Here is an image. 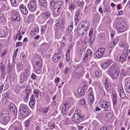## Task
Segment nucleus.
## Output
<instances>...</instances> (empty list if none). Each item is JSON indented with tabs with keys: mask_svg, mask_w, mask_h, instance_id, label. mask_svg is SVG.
<instances>
[{
	"mask_svg": "<svg viewBox=\"0 0 130 130\" xmlns=\"http://www.w3.org/2000/svg\"><path fill=\"white\" fill-rule=\"evenodd\" d=\"M117 90L121 98H124L125 97V94L124 92L123 88L121 85H120V86H118Z\"/></svg>",
	"mask_w": 130,
	"mask_h": 130,
	"instance_id": "4468645a",
	"label": "nucleus"
},
{
	"mask_svg": "<svg viewBox=\"0 0 130 130\" xmlns=\"http://www.w3.org/2000/svg\"><path fill=\"white\" fill-rule=\"evenodd\" d=\"M22 45V43L21 42H18L16 43V47H20Z\"/></svg>",
	"mask_w": 130,
	"mask_h": 130,
	"instance_id": "0e129e2a",
	"label": "nucleus"
},
{
	"mask_svg": "<svg viewBox=\"0 0 130 130\" xmlns=\"http://www.w3.org/2000/svg\"><path fill=\"white\" fill-rule=\"evenodd\" d=\"M19 9L23 14L26 15L28 12V10L25 6L23 4H21L20 5Z\"/></svg>",
	"mask_w": 130,
	"mask_h": 130,
	"instance_id": "a211bd4d",
	"label": "nucleus"
},
{
	"mask_svg": "<svg viewBox=\"0 0 130 130\" xmlns=\"http://www.w3.org/2000/svg\"><path fill=\"white\" fill-rule=\"evenodd\" d=\"M62 54L60 52L55 53L52 57V60L55 62H57L61 57Z\"/></svg>",
	"mask_w": 130,
	"mask_h": 130,
	"instance_id": "9b49d317",
	"label": "nucleus"
},
{
	"mask_svg": "<svg viewBox=\"0 0 130 130\" xmlns=\"http://www.w3.org/2000/svg\"><path fill=\"white\" fill-rule=\"evenodd\" d=\"M77 31L78 34L80 35L86 33V31L80 24L77 27Z\"/></svg>",
	"mask_w": 130,
	"mask_h": 130,
	"instance_id": "6ab92c4d",
	"label": "nucleus"
},
{
	"mask_svg": "<svg viewBox=\"0 0 130 130\" xmlns=\"http://www.w3.org/2000/svg\"><path fill=\"white\" fill-rule=\"evenodd\" d=\"M29 95L28 94H26L24 98V101L26 102L28 101Z\"/></svg>",
	"mask_w": 130,
	"mask_h": 130,
	"instance_id": "774afa93",
	"label": "nucleus"
},
{
	"mask_svg": "<svg viewBox=\"0 0 130 130\" xmlns=\"http://www.w3.org/2000/svg\"><path fill=\"white\" fill-rule=\"evenodd\" d=\"M106 52V50L103 47L99 48L96 52L95 55L98 58H101Z\"/></svg>",
	"mask_w": 130,
	"mask_h": 130,
	"instance_id": "6e6552de",
	"label": "nucleus"
},
{
	"mask_svg": "<svg viewBox=\"0 0 130 130\" xmlns=\"http://www.w3.org/2000/svg\"><path fill=\"white\" fill-rule=\"evenodd\" d=\"M66 109L68 110L69 109L72 105L73 99L71 98H68L66 100Z\"/></svg>",
	"mask_w": 130,
	"mask_h": 130,
	"instance_id": "dca6fc26",
	"label": "nucleus"
},
{
	"mask_svg": "<svg viewBox=\"0 0 130 130\" xmlns=\"http://www.w3.org/2000/svg\"><path fill=\"white\" fill-rule=\"evenodd\" d=\"M88 95V102L91 105L93 103L94 100V95L91 94Z\"/></svg>",
	"mask_w": 130,
	"mask_h": 130,
	"instance_id": "a878e982",
	"label": "nucleus"
},
{
	"mask_svg": "<svg viewBox=\"0 0 130 130\" xmlns=\"http://www.w3.org/2000/svg\"><path fill=\"white\" fill-rule=\"evenodd\" d=\"M61 27L60 28L59 26H58V29L57 30H56V31H57V32L58 31H60L61 29H62V28H63V25L64 24H65V22L64 21H63V20H62L61 21Z\"/></svg>",
	"mask_w": 130,
	"mask_h": 130,
	"instance_id": "49530a36",
	"label": "nucleus"
},
{
	"mask_svg": "<svg viewBox=\"0 0 130 130\" xmlns=\"http://www.w3.org/2000/svg\"><path fill=\"white\" fill-rule=\"evenodd\" d=\"M130 77H127L125 78V81H127L126 83L125 88L126 91L130 93Z\"/></svg>",
	"mask_w": 130,
	"mask_h": 130,
	"instance_id": "f3484780",
	"label": "nucleus"
},
{
	"mask_svg": "<svg viewBox=\"0 0 130 130\" xmlns=\"http://www.w3.org/2000/svg\"><path fill=\"white\" fill-rule=\"evenodd\" d=\"M0 69L1 72L4 73L5 72V70L4 66L2 64H0Z\"/></svg>",
	"mask_w": 130,
	"mask_h": 130,
	"instance_id": "79ce46f5",
	"label": "nucleus"
},
{
	"mask_svg": "<svg viewBox=\"0 0 130 130\" xmlns=\"http://www.w3.org/2000/svg\"><path fill=\"white\" fill-rule=\"evenodd\" d=\"M74 5L72 3L70 4L69 5V9L70 10H72L74 9Z\"/></svg>",
	"mask_w": 130,
	"mask_h": 130,
	"instance_id": "6e6d98bb",
	"label": "nucleus"
},
{
	"mask_svg": "<svg viewBox=\"0 0 130 130\" xmlns=\"http://www.w3.org/2000/svg\"><path fill=\"white\" fill-rule=\"evenodd\" d=\"M26 94H28L29 95V94L31 92V89L30 88H27L26 89Z\"/></svg>",
	"mask_w": 130,
	"mask_h": 130,
	"instance_id": "680f3d73",
	"label": "nucleus"
},
{
	"mask_svg": "<svg viewBox=\"0 0 130 130\" xmlns=\"http://www.w3.org/2000/svg\"><path fill=\"white\" fill-rule=\"evenodd\" d=\"M3 121V124L4 125H6L7 123L10 120V117L9 115L6 116L4 117H2Z\"/></svg>",
	"mask_w": 130,
	"mask_h": 130,
	"instance_id": "cd10ccee",
	"label": "nucleus"
},
{
	"mask_svg": "<svg viewBox=\"0 0 130 130\" xmlns=\"http://www.w3.org/2000/svg\"><path fill=\"white\" fill-rule=\"evenodd\" d=\"M30 101L32 102H35L34 96L33 94H32L31 96V97L30 98Z\"/></svg>",
	"mask_w": 130,
	"mask_h": 130,
	"instance_id": "338daca9",
	"label": "nucleus"
},
{
	"mask_svg": "<svg viewBox=\"0 0 130 130\" xmlns=\"http://www.w3.org/2000/svg\"><path fill=\"white\" fill-rule=\"evenodd\" d=\"M69 51H68L67 52V53L66 55V59L67 61H69Z\"/></svg>",
	"mask_w": 130,
	"mask_h": 130,
	"instance_id": "69168bd1",
	"label": "nucleus"
},
{
	"mask_svg": "<svg viewBox=\"0 0 130 130\" xmlns=\"http://www.w3.org/2000/svg\"><path fill=\"white\" fill-rule=\"evenodd\" d=\"M49 107L47 108H42V112L45 113H46L48 110Z\"/></svg>",
	"mask_w": 130,
	"mask_h": 130,
	"instance_id": "a19ab883",
	"label": "nucleus"
},
{
	"mask_svg": "<svg viewBox=\"0 0 130 130\" xmlns=\"http://www.w3.org/2000/svg\"><path fill=\"white\" fill-rule=\"evenodd\" d=\"M60 9H59L54 7L53 11L54 14L56 15H58L59 13Z\"/></svg>",
	"mask_w": 130,
	"mask_h": 130,
	"instance_id": "72a5a7b5",
	"label": "nucleus"
},
{
	"mask_svg": "<svg viewBox=\"0 0 130 130\" xmlns=\"http://www.w3.org/2000/svg\"><path fill=\"white\" fill-rule=\"evenodd\" d=\"M40 47L43 49L46 48L48 47V45L46 43L44 42L40 46Z\"/></svg>",
	"mask_w": 130,
	"mask_h": 130,
	"instance_id": "4c0bfd02",
	"label": "nucleus"
},
{
	"mask_svg": "<svg viewBox=\"0 0 130 130\" xmlns=\"http://www.w3.org/2000/svg\"><path fill=\"white\" fill-rule=\"evenodd\" d=\"M84 4V2L83 1L81 2H78L76 3V5L78 6L82 7Z\"/></svg>",
	"mask_w": 130,
	"mask_h": 130,
	"instance_id": "c03bdc74",
	"label": "nucleus"
},
{
	"mask_svg": "<svg viewBox=\"0 0 130 130\" xmlns=\"http://www.w3.org/2000/svg\"><path fill=\"white\" fill-rule=\"evenodd\" d=\"M29 72L27 70H25L24 72L22 73L20 77V83H22L26 81L29 76Z\"/></svg>",
	"mask_w": 130,
	"mask_h": 130,
	"instance_id": "39448f33",
	"label": "nucleus"
},
{
	"mask_svg": "<svg viewBox=\"0 0 130 130\" xmlns=\"http://www.w3.org/2000/svg\"><path fill=\"white\" fill-rule=\"evenodd\" d=\"M42 67V59L39 58L36 61V64L34 66V69L35 71L39 70Z\"/></svg>",
	"mask_w": 130,
	"mask_h": 130,
	"instance_id": "1a4fd4ad",
	"label": "nucleus"
},
{
	"mask_svg": "<svg viewBox=\"0 0 130 130\" xmlns=\"http://www.w3.org/2000/svg\"><path fill=\"white\" fill-rule=\"evenodd\" d=\"M84 118V116H81L77 113H75L73 116L72 119L73 121L79 123L83 120Z\"/></svg>",
	"mask_w": 130,
	"mask_h": 130,
	"instance_id": "0eeeda50",
	"label": "nucleus"
},
{
	"mask_svg": "<svg viewBox=\"0 0 130 130\" xmlns=\"http://www.w3.org/2000/svg\"><path fill=\"white\" fill-rule=\"evenodd\" d=\"M4 9L6 11H9L10 9V7L9 5L8 4H6L4 5Z\"/></svg>",
	"mask_w": 130,
	"mask_h": 130,
	"instance_id": "3c124183",
	"label": "nucleus"
},
{
	"mask_svg": "<svg viewBox=\"0 0 130 130\" xmlns=\"http://www.w3.org/2000/svg\"><path fill=\"white\" fill-rule=\"evenodd\" d=\"M34 20V17L32 14H30L28 17L27 20L29 22H32Z\"/></svg>",
	"mask_w": 130,
	"mask_h": 130,
	"instance_id": "473e14b6",
	"label": "nucleus"
},
{
	"mask_svg": "<svg viewBox=\"0 0 130 130\" xmlns=\"http://www.w3.org/2000/svg\"><path fill=\"white\" fill-rule=\"evenodd\" d=\"M9 108L10 110L12 112H15V111L16 110L15 107H14V106L13 104H10L9 106Z\"/></svg>",
	"mask_w": 130,
	"mask_h": 130,
	"instance_id": "ea45409f",
	"label": "nucleus"
},
{
	"mask_svg": "<svg viewBox=\"0 0 130 130\" xmlns=\"http://www.w3.org/2000/svg\"><path fill=\"white\" fill-rule=\"evenodd\" d=\"M105 88L107 90H109L111 88V87L110 84H108L105 85Z\"/></svg>",
	"mask_w": 130,
	"mask_h": 130,
	"instance_id": "603ef678",
	"label": "nucleus"
},
{
	"mask_svg": "<svg viewBox=\"0 0 130 130\" xmlns=\"http://www.w3.org/2000/svg\"><path fill=\"white\" fill-rule=\"evenodd\" d=\"M92 51L90 49H88L87 50L86 55L89 56L90 57V56L92 55Z\"/></svg>",
	"mask_w": 130,
	"mask_h": 130,
	"instance_id": "58836bf2",
	"label": "nucleus"
},
{
	"mask_svg": "<svg viewBox=\"0 0 130 130\" xmlns=\"http://www.w3.org/2000/svg\"><path fill=\"white\" fill-rule=\"evenodd\" d=\"M80 24L86 31L89 29V22L87 21H83L80 23Z\"/></svg>",
	"mask_w": 130,
	"mask_h": 130,
	"instance_id": "4be33fe9",
	"label": "nucleus"
},
{
	"mask_svg": "<svg viewBox=\"0 0 130 130\" xmlns=\"http://www.w3.org/2000/svg\"><path fill=\"white\" fill-rule=\"evenodd\" d=\"M11 2V6L12 7H16L17 6L16 1L15 0H10Z\"/></svg>",
	"mask_w": 130,
	"mask_h": 130,
	"instance_id": "a18cd8bd",
	"label": "nucleus"
},
{
	"mask_svg": "<svg viewBox=\"0 0 130 130\" xmlns=\"http://www.w3.org/2000/svg\"><path fill=\"white\" fill-rule=\"evenodd\" d=\"M39 28L37 27H35L34 29L32 30L30 32V34L31 35H36L39 32Z\"/></svg>",
	"mask_w": 130,
	"mask_h": 130,
	"instance_id": "bb28decb",
	"label": "nucleus"
},
{
	"mask_svg": "<svg viewBox=\"0 0 130 130\" xmlns=\"http://www.w3.org/2000/svg\"><path fill=\"white\" fill-rule=\"evenodd\" d=\"M93 75L95 77L99 78L102 75V72L99 69L96 70L94 73Z\"/></svg>",
	"mask_w": 130,
	"mask_h": 130,
	"instance_id": "393cba45",
	"label": "nucleus"
},
{
	"mask_svg": "<svg viewBox=\"0 0 130 130\" xmlns=\"http://www.w3.org/2000/svg\"><path fill=\"white\" fill-rule=\"evenodd\" d=\"M111 78L113 80H116L118 77L119 73V71L115 68L112 69L111 67L107 71Z\"/></svg>",
	"mask_w": 130,
	"mask_h": 130,
	"instance_id": "7ed1b4c3",
	"label": "nucleus"
},
{
	"mask_svg": "<svg viewBox=\"0 0 130 130\" xmlns=\"http://www.w3.org/2000/svg\"><path fill=\"white\" fill-rule=\"evenodd\" d=\"M35 102L29 101V106L32 108H33V107L35 106Z\"/></svg>",
	"mask_w": 130,
	"mask_h": 130,
	"instance_id": "8fccbe9b",
	"label": "nucleus"
},
{
	"mask_svg": "<svg viewBox=\"0 0 130 130\" xmlns=\"http://www.w3.org/2000/svg\"><path fill=\"white\" fill-rule=\"evenodd\" d=\"M19 125H21L17 121L14 122L12 125V126H18Z\"/></svg>",
	"mask_w": 130,
	"mask_h": 130,
	"instance_id": "bf43d9fd",
	"label": "nucleus"
},
{
	"mask_svg": "<svg viewBox=\"0 0 130 130\" xmlns=\"http://www.w3.org/2000/svg\"><path fill=\"white\" fill-rule=\"evenodd\" d=\"M47 28V25H44L41 26V29L42 30V32L43 31H45Z\"/></svg>",
	"mask_w": 130,
	"mask_h": 130,
	"instance_id": "4d7b16f0",
	"label": "nucleus"
},
{
	"mask_svg": "<svg viewBox=\"0 0 130 130\" xmlns=\"http://www.w3.org/2000/svg\"><path fill=\"white\" fill-rule=\"evenodd\" d=\"M19 116L21 119H23L30 114V111L28 106L24 104H21L19 110Z\"/></svg>",
	"mask_w": 130,
	"mask_h": 130,
	"instance_id": "f257e3e1",
	"label": "nucleus"
},
{
	"mask_svg": "<svg viewBox=\"0 0 130 130\" xmlns=\"http://www.w3.org/2000/svg\"><path fill=\"white\" fill-rule=\"evenodd\" d=\"M5 35V32L3 30L0 29V37H4Z\"/></svg>",
	"mask_w": 130,
	"mask_h": 130,
	"instance_id": "de8ad7c7",
	"label": "nucleus"
},
{
	"mask_svg": "<svg viewBox=\"0 0 130 130\" xmlns=\"http://www.w3.org/2000/svg\"><path fill=\"white\" fill-rule=\"evenodd\" d=\"M93 29L91 28L90 29V30L89 34V37H91L92 36H94V35L93 34Z\"/></svg>",
	"mask_w": 130,
	"mask_h": 130,
	"instance_id": "052dcab7",
	"label": "nucleus"
},
{
	"mask_svg": "<svg viewBox=\"0 0 130 130\" xmlns=\"http://www.w3.org/2000/svg\"><path fill=\"white\" fill-rule=\"evenodd\" d=\"M12 20L13 21H19L20 20V17L18 13H15L13 14Z\"/></svg>",
	"mask_w": 130,
	"mask_h": 130,
	"instance_id": "5701e85b",
	"label": "nucleus"
},
{
	"mask_svg": "<svg viewBox=\"0 0 130 130\" xmlns=\"http://www.w3.org/2000/svg\"><path fill=\"white\" fill-rule=\"evenodd\" d=\"M117 99L115 98H113L112 99V101H113V105L114 106H116V105L117 104Z\"/></svg>",
	"mask_w": 130,
	"mask_h": 130,
	"instance_id": "e2e57ef3",
	"label": "nucleus"
},
{
	"mask_svg": "<svg viewBox=\"0 0 130 130\" xmlns=\"http://www.w3.org/2000/svg\"><path fill=\"white\" fill-rule=\"evenodd\" d=\"M112 62V60L111 59L108 60L103 62L102 65V68L103 69H105L108 67Z\"/></svg>",
	"mask_w": 130,
	"mask_h": 130,
	"instance_id": "aec40b11",
	"label": "nucleus"
},
{
	"mask_svg": "<svg viewBox=\"0 0 130 130\" xmlns=\"http://www.w3.org/2000/svg\"><path fill=\"white\" fill-rule=\"evenodd\" d=\"M72 34H69V42L70 43V47H71V48L74 45V43L71 40V39H72Z\"/></svg>",
	"mask_w": 130,
	"mask_h": 130,
	"instance_id": "f704fd0d",
	"label": "nucleus"
},
{
	"mask_svg": "<svg viewBox=\"0 0 130 130\" xmlns=\"http://www.w3.org/2000/svg\"><path fill=\"white\" fill-rule=\"evenodd\" d=\"M119 40L118 37H117L113 41H111L109 44L108 49L110 51V52H111L113 47L115 46L118 43Z\"/></svg>",
	"mask_w": 130,
	"mask_h": 130,
	"instance_id": "9d476101",
	"label": "nucleus"
},
{
	"mask_svg": "<svg viewBox=\"0 0 130 130\" xmlns=\"http://www.w3.org/2000/svg\"><path fill=\"white\" fill-rule=\"evenodd\" d=\"M87 93H88V95H90L91 94L93 95V91L91 87L89 88L88 90Z\"/></svg>",
	"mask_w": 130,
	"mask_h": 130,
	"instance_id": "09e8293b",
	"label": "nucleus"
},
{
	"mask_svg": "<svg viewBox=\"0 0 130 130\" xmlns=\"http://www.w3.org/2000/svg\"><path fill=\"white\" fill-rule=\"evenodd\" d=\"M127 28L126 25L125 23H122L117 25L116 29L118 32H122L124 31Z\"/></svg>",
	"mask_w": 130,
	"mask_h": 130,
	"instance_id": "423d86ee",
	"label": "nucleus"
},
{
	"mask_svg": "<svg viewBox=\"0 0 130 130\" xmlns=\"http://www.w3.org/2000/svg\"><path fill=\"white\" fill-rule=\"evenodd\" d=\"M90 59V57L85 55L83 58L82 61L84 62H87L89 61Z\"/></svg>",
	"mask_w": 130,
	"mask_h": 130,
	"instance_id": "7c9ffc66",
	"label": "nucleus"
},
{
	"mask_svg": "<svg viewBox=\"0 0 130 130\" xmlns=\"http://www.w3.org/2000/svg\"><path fill=\"white\" fill-rule=\"evenodd\" d=\"M50 5L52 6L60 9L62 4L60 1H58L55 3L54 2L52 1L50 3Z\"/></svg>",
	"mask_w": 130,
	"mask_h": 130,
	"instance_id": "412c9836",
	"label": "nucleus"
},
{
	"mask_svg": "<svg viewBox=\"0 0 130 130\" xmlns=\"http://www.w3.org/2000/svg\"><path fill=\"white\" fill-rule=\"evenodd\" d=\"M8 113V111L6 109H3L1 111V116L2 117L6 116H9V115Z\"/></svg>",
	"mask_w": 130,
	"mask_h": 130,
	"instance_id": "c85d7f7f",
	"label": "nucleus"
},
{
	"mask_svg": "<svg viewBox=\"0 0 130 130\" xmlns=\"http://www.w3.org/2000/svg\"><path fill=\"white\" fill-rule=\"evenodd\" d=\"M37 3L36 0H31L28 4L29 10L31 12L35 11L36 9Z\"/></svg>",
	"mask_w": 130,
	"mask_h": 130,
	"instance_id": "20e7f679",
	"label": "nucleus"
},
{
	"mask_svg": "<svg viewBox=\"0 0 130 130\" xmlns=\"http://www.w3.org/2000/svg\"><path fill=\"white\" fill-rule=\"evenodd\" d=\"M90 38L89 42L90 45H92L94 41L95 37L94 36H92L91 37H89Z\"/></svg>",
	"mask_w": 130,
	"mask_h": 130,
	"instance_id": "2f4dec72",
	"label": "nucleus"
},
{
	"mask_svg": "<svg viewBox=\"0 0 130 130\" xmlns=\"http://www.w3.org/2000/svg\"><path fill=\"white\" fill-rule=\"evenodd\" d=\"M7 22V19L3 14L0 13V22L2 24H5Z\"/></svg>",
	"mask_w": 130,
	"mask_h": 130,
	"instance_id": "b1692460",
	"label": "nucleus"
},
{
	"mask_svg": "<svg viewBox=\"0 0 130 130\" xmlns=\"http://www.w3.org/2000/svg\"><path fill=\"white\" fill-rule=\"evenodd\" d=\"M30 122V121L29 119L27 120L25 122V125L26 127H27L28 126Z\"/></svg>",
	"mask_w": 130,
	"mask_h": 130,
	"instance_id": "13d9d810",
	"label": "nucleus"
},
{
	"mask_svg": "<svg viewBox=\"0 0 130 130\" xmlns=\"http://www.w3.org/2000/svg\"><path fill=\"white\" fill-rule=\"evenodd\" d=\"M59 24L58 22H57L55 25L54 27V29L55 30V32H57V31H56V30H57L58 29V26H59Z\"/></svg>",
	"mask_w": 130,
	"mask_h": 130,
	"instance_id": "864d4df0",
	"label": "nucleus"
},
{
	"mask_svg": "<svg viewBox=\"0 0 130 130\" xmlns=\"http://www.w3.org/2000/svg\"><path fill=\"white\" fill-rule=\"evenodd\" d=\"M73 24L72 23H71L70 25L68 27L67 29V31L69 32H70L73 29Z\"/></svg>",
	"mask_w": 130,
	"mask_h": 130,
	"instance_id": "c9c22d12",
	"label": "nucleus"
},
{
	"mask_svg": "<svg viewBox=\"0 0 130 130\" xmlns=\"http://www.w3.org/2000/svg\"><path fill=\"white\" fill-rule=\"evenodd\" d=\"M79 101L81 105H84V106L86 105V103L84 99H82L80 100Z\"/></svg>",
	"mask_w": 130,
	"mask_h": 130,
	"instance_id": "e433bc0d",
	"label": "nucleus"
},
{
	"mask_svg": "<svg viewBox=\"0 0 130 130\" xmlns=\"http://www.w3.org/2000/svg\"><path fill=\"white\" fill-rule=\"evenodd\" d=\"M46 0H39V2L42 6L45 8L47 7V4L46 2Z\"/></svg>",
	"mask_w": 130,
	"mask_h": 130,
	"instance_id": "c756f323",
	"label": "nucleus"
},
{
	"mask_svg": "<svg viewBox=\"0 0 130 130\" xmlns=\"http://www.w3.org/2000/svg\"><path fill=\"white\" fill-rule=\"evenodd\" d=\"M128 55L127 53H124L121 55H119L117 57L118 59L120 61V62H124L126 59V58Z\"/></svg>",
	"mask_w": 130,
	"mask_h": 130,
	"instance_id": "f8f14e48",
	"label": "nucleus"
},
{
	"mask_svg": "<svg viewBox=\"0 0 130 130\" xmlns=\"http://www.w3.org/2000/svg\"><path fill=\"white\" fill-rule=\"evenodd\" d=\"M86 87V85L81 86L78 89L77 92L79 95L83 96L85 94L86 91L85 90L84 88Z\"/></svg>",
	"mask_w": 130,
	"mask_h": 130,
	"instance_id": "2eb2a0df",
	"label": "nucleus"
},
{
	"mask_svg": "<svg viewBox=\"0 0 130 130\" xmlns=\"http://www.w3.org/2000/svg\"><path fill=\"white\" fill-rule=\"evenodd\" d=\"M34 94L36 97H38L39 96V91L38 90H34Z\"/></svg>",
	"mask_w": 130,
	"mask_h": 130,
	"instance_id": "5fc2aeb1",
	"label": "nucleus"
},
{
	"mask_svg": "<svg viewBox=\"0 0 130 130\" xmlns=\"http://www.w3.org/2000/svg\"><path fill=\"white\" fill-rule=\"evenodd\" d=\"M110 106V103L109 102H107L104 101H103L100 104V107L102 108L105 109V111L108 110L107 109Z\"/></svg>",
	"mask_w": 130,
	"mask_h": 130,
	"instance_id": "ddd939ff",
	"label": "nucleus"
},
{
	"mask_svg": "<svg viewBox=\"0 0 130 130\" xmlns=\"http://www.w3.org/2000/svg\"><path fill=\"white\" fill-rule=\"evenodd\" d=\"M51 14L50 12H42L37 18L38 22L40 24L44 23L47 19L50 18Z\"/></svg>",
	"mask_w": 130,
	"mask_h": 130,
	"instance_id": "f03ea898",
	"label": "nucleus"
},
{
	"mask_svg": "<svg viewBox=\"0 0 130 130\" xmlns=\"http://www.w3.org/2000/svg\"><path fill=\"white\" fill-rule=\"evenodd\" d=\"M112 116L110 113H108L106 115V119H107V121L110 120L112 118Z\"/></svg>",
	"mask_w": 130,
	"mask_h": 130,
	"instance_id": "37998d69",
	"label": "nucleus"
}]
</instances>
